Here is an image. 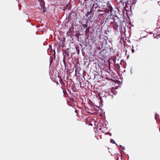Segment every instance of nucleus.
I'll return each instance as SVG.
<instances>
[{"label": "nucleus", "instance_id": "10", "mask_svg": "<svg viewBox=\"0 0 160 160\" xmlns=\"http://www.w3.org/2000/svg\"><path fill=\"white\" fill-rule=\"evenodd\" d=\"M119 147L120 148H121L123 150H124L125 149V147L123 146H122V145H120L119 146Z\"/></svg>", "mask_w": 160, "mask_h": 160}, {"label": "nucleus", "instance_id": "2", "mask_svg": "<svg viewBox=\"0 0 160 160\" xmlns=\"http://www.w3.org/2000/svg\"><path fill=\"white\" fill-rule=\"evenodd\" d=\"M94 4H93V5ZM93 6H92L90 8V11H88L87 12V14H86V17H88V15L92 13L93 11Z\"/></svg>", "mask_w": 160, "mask_h": 160}, {"label": "nucleus", "instance_id": "14", "mask_svg": "<svg viewBox=\"0 0 160 160\" xmlns=\"http://www.w3.org/2000/svg\"><path fill=\"white\" fill-rule=\"evenodd\" d=\"M89 31V28H88L86 29V33H88Z\"/></svg>", "mask_w": 160, "mask_h": 160}, {"label": "nucleus", "instance_id": "1", "mask_svg": "<svg viewBox=\"0 0 160 160\" xmlns=\"http://www.w3.org/2000/svg\"><path fill=\"white\" fill-rule=\"evenodd\" d=\"M64 53L66 54L65 57H66L68 58H70V57L69 53H71L70 49L69 48H67L64 51Z\"/></svg>", "mask_w": 160, "mask_h": 160}, {"label": "nucleus", "instance_id": "3", "mask_svg": "<svg viewBox=\"0 0 160 160\" xmlns=\"http://www.w3.org/2000/svg\"><path fill=\"white\" fill-rule=\"evenodd\" d=\"M113 28L115 30H118V24L117 23H114L113 25Z\"/></svg>", "mask_w": 160, "mask_h": 160}, {"label": "nucleus", "instance_id": "21", "mask_svg": "<svg viewBox=\"0 0 160 160\" xmlns=\"http://www.w3.org/2000/svg\"><path fill=\"white\" fill-rule=\"evenodd\" d=\"M159 131L160 132V127L159 128Z\"/></svg>", "mask_w": 160, "mask_h": 160}, {"label": "nucleus", "instance_id": "17", "mask_svg": "<svg viewBox=\"0 0 160 160\" xmlns=\"http://www.w3.org/2000/svg\"><path fill=\"white\" fill-rule=\"evenodd\" d=\"M85 21L86 22V23H87L88 22V20H87V19H85Z\"/></svg>", "mask_w": 160, "mask_h": 160}, {"label": "nucleus", "instance_id": "8", "mask_svg": "<svg viewBox=\"0 0 160 160\" xmlns=\"http://www.w3.org/2000/svg\"><path fill=\"white\" fill-rule=\"evenodd\" d=\"M137 0H133L132 2H131V3L132 4H135Z\"/></svg>", "mask_w": 160, "mask_h": 160}, {"label": "nucleus", "instance_id": "16", "mask_svg": "<svg viewBox=\"0 0 160 160\" xmlns=\"http://www.w3.org/2000/svg\"><path fill=\"white\" fill-rule=\"evenodd\" d=\"M158 116L157 115H156H156H155V119H156V120H157V118H158Z\"/></svg>", "mask_w": 160, "mask_h": 160}, {"label": "nucleus", "instance_id": "15", "mask_svg": "<svg viewBox=\"0 0 160 160\" xmlns=\"http://www.w3.org/2000/svg\"><path fill=\"white\" fill-rule=\"evenodd\" d=\"M113 58H114V60H113V62H114V63H116V59H115V58H116V57H113Z\"/></svg>", "mask_w": 160, "mask_h": 160}, {"label": "nucleus", "instance_id": "11", "mask_svg": "<svg viewBox=\"0 0 160 160\" xmlns=\"http://www.w3.org/2000/svg\"><path fill=\"white\" fill-rule=\"evenodd\" d=\"M110 142L112 143H115V142L114 140L111 139L110 140Z\"/></svg>", "mask_w": 160, "mask_h": 160}, {"label": "nucleus", "instance_id": "4", "mask_svg": "<svg viewBox=\"0 0 160 160\" xmlns=\"http://www.w3.org/2000/svg\"><path fill=\"white\" fill-rule=\"evenodd\" d=\"M43 3H44V2L42 1L40 2V3L41 4V5H42V7H43V12H45L46 11V10L45 8H44V6L43 5H42V4Z\"/></svg>", "mask_w": 160, "mask_h": 160}, {"label": "nucleus", "instance_id": "13", "mask_svg": "<svg viewBox=\"0 0 160 160\" xmlns=\"http://www.w3.org/2000/svg\"><path fill=\"white\" fill-rule=\"evenodd\" d=\"M65 40V38H62V40H61L63 44H64V41Z\"/></svg>", "mask_w": 160, "mask_h": 160}, {"label": "nucleus", "instance_id": "9", "mask_svg": "<svg viewBox=\"0 0 160 160\" xmlns=\"http://www.w3.org/2000/svg\"><path fill=\"white\" fill-rule=\"evenodd\" d=\"M50 47H51V48L50 47H49V50L51 53H52L53 52V50L52 49V47L51 46H50Z\"/></svg>", "mask_w": 160, "mask_h": 160}, {"label": "nucleus", "instance_id": "12", "mask_svg": "<svg viewBox=\"0 0 160 160\" xmlns=\"http://www.w3.org/2000/svg\"><path fill=\"white\" fill-rule=\"evenodd\" d=\"M53 51H54V53L53 54H52V55H53V56H54V59H55V50H54Z\"/></svg>", "mask_w": 160, "mask_h": 160}, {"label": "nucleus", "instance_id": "19", "mask_svg": "<svg viewBox=\"0 0 160 160\" xmlns=\"http://www.w3.org/2000/svg\"><path fill=\"white\" fill-rule=\"evenodd\" d=\"M75 112H76V113H77L78 112V110H75Z\"/></svg>", "mask_w": 160, "mask_h": 160}, {"label": "nucleus", "instance_id": "18", "mask_svg": "<svg viewBox=\"0 0 160 160\" xmlns=\"http://www.w3.org/2000/svg\"><path fill=\"white\" fill-rule=\"evenodd\" d=\"M132 52L133 53L134 52V50L133 49H132Z\"/></svg>", "mask_w": 160, "mask_h": 160}, {"label": "nucleus", "instance_id": "7", "mask_svg": "<svg viewBox=\"0 0 160 160\" xmlns=\"http://www.w3.org/2000/svg\"><path fill=\"white\" fill-rule=\"evenodd\" d=\"M51 59L50 60V64L51 65L53 62V60L52 57H50Z\"/></svg>", "mask_w": 160, "mask_h": 160}, {"label": "nucleus", "instance_id": "6", "mask_svg": "<svg viewBox=\"0 0 160 160\" xmlns=\"http://www.w3.org/2000/svg\"><path fill=\"white\" fill-rule=\"evenodd\" d=\"M66 57V54H65L64 55V57H63V63H64V64L65 65H66V62H65V57Z\"/></svg>", "mask_w": 160, "mask_h": 160}, {"label": "nucleus", "instance_id": "5", "mask_svg": "<svg viewBox=\"0 0 160 160\" xmlns=\"http://www.w3.org/2000/svg\"><path fill=\"white\" fill-rule=\"evenodd\" d=\"M82 25L83 28H86L88 26L86 24H83L82 23Z\"/></svg>", "mask_w": 160, "mask_h": 160}, {"label": "nucleus", "instance_id": "20", "mask_svg": "<svg viewBox=\"0 0 160 160\" xmlns=\"http://www.w3.org/2000/svg\"><path fill=\"white\" fill-rule=\"evenodd\" d=\"M64 44H63V43H62V47H63L64 46Z\"/></svg>", "mask_w": 160, "mask_h": 160}]
</instances>
